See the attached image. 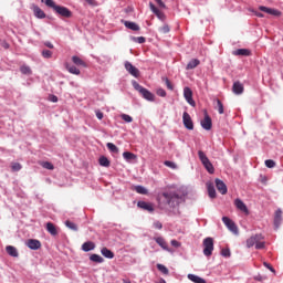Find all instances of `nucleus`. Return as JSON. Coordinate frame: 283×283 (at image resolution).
Masks as SVG:
<instances>
[{
  "instance_id": "72a5a7b5",
  "label": "nucleus",
  "mask_w": 283,
  "mask_h": 283,
  "mask_svg": "<svg viewBox=\"0 0 283 283\" xmlns=\"http://www.w3.org/2000/svg\"><path fill=\"white\" fill-rule=\"evenodd\" d=\"M20 72H21V74L30 76V74H32V69H30V66H28V65H22L20 67Z\"/></svg>"
},
{
  "instance_id": "680f3d73",
  "label": "nucleus",
  "mask_w": 283,
  "mask_h": 283,
  "mask_svg": "<svg viewBox=\"0 0 283 283\" xmlns=\"http://www.w3.org/2000/svg\"><path fill=\"white\" fill-rule=\"evenodd\" d=\"M170 244L176 248L180 247V242H178L177 240H171Z\"/></svg>"
},
{
  "instance_id": "4d7b16f0",
  "label": "nucleus",
  "mask_w": 283,
  "mask_h": 283,
  "mask_svg": "<svg viewBox=\"0 0 283 283\" xmlns=\"http://www.w3.org/2000/svg\"><path fill=\"white\" fill-rule=\"evenodd\" d=\"M154 228L160 230V229H163V223L160 221H155Z\"/></svg>"
},
{
  "instance_id": "09e8293b",
  "label": "nucleus",
  "mask_w": 283,
  "mask_h": 283,
  "mask_svg": "<svg viewBox=\"0 0 283 283\" xmlns=\"http://www.w3.org/2000/svg\"><path fill=\"white\" fill-rule=\"evenodd\" d=\"M42 56L44 59H52V51H50V50L42 51Z\"/></svg>"
},
{
  "instance_id": "13d9d810",
  "label": "nucleus",
  "mask_w": 283,
  "mask_h": 283,
  "mask_svg": "<svg viewBox=\"0 0 283 283\" xmlns=\"http://www.w3.org/2000/svg\"><path fill=\"white\" fill-rule=\"evenodd\" d=\"M155 14H156V17H158V19H164V17H165V13H163V11H160L158 9Z\"/></svg>"
},
{
  "instance_id": "1a4fd4ad",
  "label": "nucleus",
  "mask_w": 283,
  "mask_h": 283,
  "mask_svg": "<svg viewBox=\"0 0 283 283\" xmlns=\"http://www.w3.org/2000/svg\"><path fill=\"white\" fill-rule=\"evenodd\" d=\"M182 123H184V127H186V129L193 130V120L191 119V115H189V113L184 112Z\"/></svg>"
},
{
  "instance_id": "bf43d9fd",
  "label": "nucleus",
  "mask_w": 283,
  "mask_h": 283,
  "mask_svg": "<svg viewBox=\"0 0 283 283\" xmlns=\"http://www.w3.org/2000/svg\"><path fill=\"white\" fill-rule=\"evenodd\" d=\"M149 8L151 10V12H154V14L158 11V8H156V6L154 3H149Z\"/></svg>"
},
{
  "instance_id": "cd10ccee",
  "label": "nucleus",
  "mask_w": 283,
  "mask_h": 283,
  "mask_svg": "<svg viewBox=\"0 0 283 283\" xmlns=\"http://www.w3.org/2000/svg\"><path fill=\"white\" fill-rule=\"evenodd\" d=\"M199 65H200V60L193 59V60H191V61L187 64L186 69H187V70H196V67H198Z\"/></svg>"
},
{
  "instance_id": "4be33fe9",
  "label": "nucleus",
  "mask_w": 283,
  "mask_h": 283,
  "mask_svg": "<svg viewBox=\"0 0 283 283\" xmlns=\"http://www.w3.org/2000/svg\"><path fill=\"white\" fill-rule=\"evenodd\" d=\"M155 242H157L164 251H169V247L167 245V241H165V238L163 237H156L154 238Z\"/></svg>"
},
{
  "instance_id": "aec40b11",
  "label": "nucleus",
  "mask_w": 283,
  "mask_h": 283,
  "mask_svg": "<svg viewBox=\"0 0 283 283\" xmlns=\"http://www.w3.org/2000/svg\"><path fill=\"white\" fill-rule=\"evenodd\" d=\"M234 56H251V51L249 49H239L233 51Z\"/></svg>"
},
{
  "instance_id": "c756f323",
  "label": "nucleus",
  "mask_w": 283,
  "mask_h": 283,
  "mask_svg": "<svg viewBox=\"0 0 283 283\" xmlns=\"http://www.w3.org/2000/svg\"><path fill=\"white\" fill-rule=\"evenodd\" d=\"M123 158H125L127 163H132V160H136L137 156L134 153L125 151L123 153Z\"/></svg>"
},
{
  "instance_id": "864d4df0",
  "label": "nucleus",
  "mask_w": 283,
  "mask_h": 283,
  "mask_svg": "<svg viewBox=\"0 0 283 283\" xmlns=\"http://www.w3.org/2000/svg\"><path fill=\"white\" fill-rule=\"evenodd\" d=\"M134 41L136 43L143 44V43H145L146 39H145V36H138V38H134Z\"/></svg>"
},
{
  "instance_id": "c9c22d12",
  "label": "nucleus",
  "mask_w": 283,
  "mask_h": 283,
  "mask_svg": "<svg viewBox=\"0 0 283 283\" xmlns=\"http://www.w3.org/2000/svg\"><path fill=\"white\" fill-rule=\"evenodd\" d=\"M65 227H67V229H71V231H78V226L70 220L65 221Z\"/></svg>"
},
{
  "instance_id": "b1692460",
  "label": "nucleus",
  "mask_w": 283,
  "mask_h": 283,
  "mask_svg": "<svg viewBox=\"0 0 283 283\" xmlns=\"http://www.w3.org/2000/svg\"><path fill=\"white\" fill-rule=\"evenodd\" d=\"M124 25L125 28H128V30H133V32H138V30H140V27L136 24V22L125 21Z\"/></svg>"
},
{
  "instance_id": "dca6fc26",
  "label": "nucleus",
  "mask_w": 283,
  "mask_h": 283,
  "mask_svg": "<svg viewBox=\"0 0 283 283\" xmlns=\"http://www.w3.org/2000/svg\"><path fill=\"white\" fill-rule=\"evenodd\" d=\"M234 206L237 207V209H239V211H242L243 213H245V216H249V208H247V205L243 203L241 199H235Z\"/></svg>"
},
{
  "instance_id": "412c9836",
  "label": "nucleus",
  "mask_w": 283,
  "mask_h": 283,
  "mask_svg": "<svg viewBox=\"0 0 283 283\" xmlns=\"http://www.w3.org/2000/svg\"><path fill=\"white\" fill-rule=\"evenodd\" d=\"M46 231L51 235H59V230L56 229V226H54V223L52 222L46 223Z\"/></svg>"
},
{
  "instance_id": "338daca9",
  "label": "nucleus",
  "mask_w": 283,
  "mask_h": 283,
  "mask_svg": "<svg viewBox=\"0 0 283 283\" xmlns=\"http://www.w3.org/2000/svg\"><path fill=\"white\" fill-rule=\"evenodd\" d=\"M254 14L255 17H259V19H264V13L255 11Z\"/></svg>"
},
{
  "instance_id": "0eeeda50",
  "label": "nucleus",
  "mask_w": 283,
  "mask_h": 283,
  "mask_svg": "<svg viewBox=\"0 0 283 283\" xmlns=\"http://www.w3.org/2000/svg\"><path fill=\"white\" fill-rule=\"evenodd\" d=\"M222 222L228 227L229 231L234 233V235H238V226H235V222L231 220L229 217H222Z\"/></svg>"
},
{
  "instance_id": "f8f14e48",
  "label": "nucleus",
  "mask_w": 283,
  "mask_h": 283,
  "mask_svg": "<svg viewBox=\"0 0 283 283\" xmlns=\"http://www.w3.org/2000/svg\"><path fill=\"white\" fill-rule=\"evenodd\" d=\"M137 207L139 209H143L144 211H148V213H154V203L147 202V201H138Z\"/></svg>"
},
{
  "instance_id": "9b49d317",
  "label": "nucleus",
  "mask_w": 283,
  "mask_h": 283,
  "mask_svg": "<svg viewBox=\"0 0 283 283\" xmlns=\"http://www.w3.org/2000/svg\"><path fill=\"white\" fill-rule=\"evenodd\" d=\"M259 10L261 12H265L266 14H271L272 17H282V12L280 10L273 9V8H268L264 6H260Z\"/></svg>"
},
{
  "instance_id": "ea45409f",
  "label": "nucleus",
  "mask_w": 283,
  "mask_h": 283,
  "mask_svg": "<svg viewBox=\"0 0 283 283\" xmlns=\"http://www.w3.org/2000/svg\"><path fill=\"white\" fill-rule=\"evenodd\" d=\"M107 149L112 151L113 154H118V147L114 145L113 143H107L106 144Z\"/></svg>"
},
{
  "instance_id": "6e6d98bb",
  "label": "nucleus",
  "mask_w": 283,
  "mask_h": 283,
  "mask_svg": "<svg viewBox=\"0 0 283 283\" xmlns=\"http://www.w3.org/2000/svg\"><path fill=\"white\" fill-rule=\"evenodd\" d=\"M263 266H265V269H269V271H271L272 273H275V269H273L272 265L269 264L268 262H264Z\"/></svg>"
},
{
  "instance_id": "20e7f679",
  "label": "nucleus",
  "mask_w": 283,
  "mask_h": 283,
  "mask_svg": "<svg viewBox=\"0 0 283 283\" xmlns=\"http://www.w3.org/2000/svg\"><path fill=\"white\" fill-rule=\"evenodd\" d=\"M133 86L136 90V92H139V94L145 98L146 101H154L156 96L149 92V90L143 87L138 82L134 81Z\"/></svg>"
},
{
  "instance_id": "a878e982",
  "label": "nucleus",
  "mask_w": 283,
  "mask_h": 283,
  "mask_svg": "<svg viewBox=\"0 0 283 283\" xmlns=\"http://www.w3.org/2000/svg\"><path fill=\"white\" fill-rule=\"evenodd\" d=\"M188 280L193 283H207V281L196 274H188Z\"/></svg>"
},
{
  "instance_id": "7ed1b4c3",
  "label": "nucleus",
  "mask_w": 283,
  "mask_h": 283,
  "mask_svg": "<svg viewBox=\"0 0 283 283\" xmlns=\"http://www.w3.org/2000/svg\"><path fill=\"white\" fill-rule=\"evenodd\" d=\"M252 247H255V249H258V250L264 249V247H266V242H264V235L254 234V235L250 237L247 240V248L251 249Z\"/></svg>"
},
{
  "instance_id": "e433bc0d",
  "label": "nucleus",
  "mask_w": 283,
  "mask_h": 283,
  "mask_svg": "<svg viewBox=\"0 0 283 283\" xmlns=\"http://www.w3.org/2000/svg\"><path fill=\"white\" fill-rule=\"evenodd\" d=\"M72 61L75 65H82V67H85V62L81 57L74 55Z\"/></svg>"
},
{
  "instance_id": "f03ea898",
  "label": "nucleus",
  "mask_w": 283,
  "mask_h": 283,
  "mask_svg": "<svg viewBox=\"0 0 283 283\" xmlns=\"http://www.w3.org/2000/svg\"><path fill=\"white\" fill-rule=\"evenodd\" d=\"M161 196L164 197L166 205L171 209H175V207H178V205L182 202V197L172 191L163 192Z\"/></svg>"
},
{
  "instance_id": "f704fd0d",
  "label": "nucleus",
  "mask_w": 283,
  "mask_h": 283,
  "mask_svg": "<svg viewBox=\"0 0 283 283\" xmlns=\"http://www.w3.org/2000/svg\"><path fill=\"white\" fill-rule=\"evenodd\" d=\"M135 191L137 193H140L142 196H147L148 193L147 188H145L144 186H135Z\"/></svg>"
},
{
  "instance_id": "774afa93",
  "label": "nucleus",
  "mask_w": 283,
  "mask_h": 283,
  "mask_svg": "<svg viewBox=\"0 0 283 283\" xmlns=\"http://www.w3.org/2000/svg\"><path fill=\"white\" fill-rule=\"evenodd\" d=\"M124 283H132V281L124 280Z\"/></svg>"
},
{
  "instance_id": "39448f33",
  "label": "nucleus",
  "mask_w": 283,
  "mask_h": 283,
  "mask_svg": "<svg viewBox=\"0 0 283 283\" xmlns=\"http://www.w3.org/2000/svg\"><path fill=\"white\" fill-rule=\"evenodd\" d=\"M198 156H199V159L202 163L205 169H207L208 174H214L216 168H213V164H211V160H209V157H207L205 151L199 150Z\"/></svg>"
},
{
  "instance_id": "0e129e2a",
  "label": "nucleus",
  "mask_w": 283,
  "mask_h": 283,
  "mask_svg": "<svg viewBox=\"0 0 283 283\" xmlns=\"http://www.w3.org/2000/svg\"><path fill=\"white\" fill-rule=\"evenodd\" d=\"M159 8H165V2L163 0H155Z\"/></svg>"
},
{
  "instance_id": "393cba45",
  "label": "nucleus",
  "mask_w": 283,
  "mask_h": 283,
  "mask_svg": "<svg viewBox=\"0 0 283 283\" xmlns=\"http://www.w3.org/2000/svg\"><path fill=\"white\" fill-rule=\"evenodd\" d=\"M207 189L209 198H216V186H213V182H207Z\"/></svg>"
},
{
  "instance_id": "603ef678",
  "label": "nucleus",
  "mask_w": 283,
  "mask_h": 283,
  "mask_svg": "<svg viewBox=\"0 0 283 283\" xmlns=\"http://www.w3.org/2000/svg\"><path fill=\"white\" fill-rule=\"evenodd\" d=\"M157 96H161L163 98H165V96H167V92L163 88L157 90Z\"/></svg>"
},
{
  "instance_id": "a211bd4d",
  "label": "nucleus",
  "mask_w": 283,
  "mask_h": 283,
  "mask_svg": "<svg viewBox=\"0 0 283 283\" xmlns=\"http://www.w3.org/2000/svg\"><path fill=\"white\" fill-rule=\"evenodd\" d=\"M280 224H282V210L277 209L274 214V227L275 229H280Z\"/></svg>"
},
{
  "instance_id": "f3484780",
  "label": "nucleus",
  "mask_w": 283,
  "mask_h": 283,
  "mask_svg": "<svg viewBox=\"0 0 283 283\" xmlns=\"http://www.w3.org/2000/svg\"><path fill=\"white\" fill-rule=\"evenodd\" d=\"M232 92L233 94L240 95L244 93V84L240 82H234L232 85Z\"/></svg>"
},
{
  "instance_id": "473e14b6",
  "label": "nucleus",
  "mask_w": 283,
  "mask_h": 283,
  "mask_svg": "<svg viewBox=\"0 0 283 283\" xmlns=\"http://www.w3.org/2000/svg\"><path fill=\"white\" fill-rule=\"evenodd\" d=\"M216 102L217 106L214 107V109H217L219 114H224V105L222 104V101L217 98Z\"/></svg>"
},
{
  "instance_id": "e2e57ef3",
  "label": "nucleus",
  "mask_w": 283,
  "mask_h": 283,
  "mask_svg": "<svg viewBox=\"0 0 283 283\" xmlns=\"http://www.w3.org/2000/svg\"><path fill=\"white\" fill-rule=\"evenodd\" d=\"M44 45L50 50H54V44H52L51 42H45Z\"/></svg>"
},
{
  "instance_id": "2eb2a0df",
  "label": "nucleus",
  "mask_w": 283,
  "mask_h": 283,
  "mask_svg": "<svg viewBox=\"0 0 283 283\" xmlns=\"http://www.w3.org/2000/svg\"><path fill=\"white\" fill-rule=\"evenodd\" d=\"M27 247L32 251H39V249H41V241L36 239H29L27 241Z\"/></svg>"
},
{
  "instance_id": "4468645a",
  "label": "nucleus",
  "mask_w": 283,
  "mask_h": 283,
  "mask_svg": "<svg viewBox=\"0 0 283 283\" xmlns=\"http://www.w3.org/2000/svg\"><path fill=\"white\" fill-rule=\"evenodd\" d=\"M214 182L218 191L221 192L222 196H227V191H228L227 184H224V181H222L219 178H217Z\"/></svg>"
},
{
  "instance_id": "a18cd8bd",
  "label": "nucleus",
  "mask_w": 283,
  "mask_h": 283,
  "mask_svg": "<svg viewBox=\"0 0 283 283\" xmlns=\"http://www.w3.org/2000/svg\"><path fill=\"white\" fill-rule=\"evenodd\" d=\"M122 119L125 120V123H133L134 118L127 114H122Z\"/></svg>"
},
{
  "instance_id": "c85d7f7f",
  "label": "nucleus",
  "mask_w": 283,
  "mask_h": 283,
  "mask_svg": "<svg viewBox=\"0 0 283 283\" xmlns=\"http://www.w3.org/2000/svg\"><path fill=\"white\" fill-rule=\"evenodd\" d=\"M102 255H104V258H107L108 260H113L114 258V252H112V250L107 249V248H103L101 250Z\"/></svg>"
},
{
  "instance_id": "a19ab883",
  "label": "nucleus",
  "mask_w": 283,
  "mask_h": 283,
  "mask_svg": "<svg viewBox=\"0 0 283 283\" xmlns=\"http://www.w3.org/2000/svg\"><path fill=\"white\" fill-rule=\"evenodd\" d=\"M99 165L101 167H109V159L105 156L99 157Z\"/></svg>"
},
{
  "instance_id": "69168bd1",
  "label": "nucleus",
  "mask_w": 283,
  "mask_h": 283,
  "mask_svg": "<svg viewBox=\"0 0 283 283\" xmlns=\"http://www.w3.org/2000/svg\"><path fill=\"white\" fill-rule=\"evenodd\" d=\"M88 6H97L96 0H85Z\"/></svg>"
},
{
  "instance_id": "5701e85b",
  "label": "nucleus",
  "mask_w": 283,
  "mask_h": 283,
  "mask_svg": "<svg viewBox=\"0 0 283 283\" xmlns=\"http://www.w3.org/2000/svg\"><path fill=\"white\" fill-rule=\"evenodd\" d=\"M6 251L11 258H19V251L13 245H7Z\"/></svg>"
},
{
  "instance_id": "423d86ee",
  "label": "nucleus",
  "mask_w": 283,
  "mask_h": 283,
  "mask_svg": "<svg viewBox=\"0 0 283 283\" xmlns=\"http://www.w3.org/2000/svg\"><path fill=\"white\" fill-rule=\"evenodd\" d=\"M203 255H206V258H211V255H213V238L208 237L206 239H203Z\"/></svg>"
},
{
  "instance_id": "9d476101",
  "label": "nucleus",
  "mask_w": 283,
  "mask_h": 283,
  "mask_svg": "<svg viewBox=\"0 0 283 283\" xmlns=\"http://www.w3.org/2000/svg\"><path fill=\"white\" fill-rule=\"evenodd\" d=\"M125 70H127L128 73H130V75L135 78H138L140 76V71L136 69V66H134L132 62H125Z\"/></svg>"
},
{
  "instance_id": "7c9ffc66",
  "label": "nucleus",
  "mask_w": 283,
  "mask_h": 283,
  "mask_svg": "<svg viewBox=\"0 0 283 283\" xmlns=\"http://www.w3.org/2000/svg\"><path fill=\"white\" fill-rule=\"evenodd\" d=\"M90 261H91V262H95L96 264H103V262H104L105 260L103 259V256H101V255H98V254H92V255L90 256Z\"/></svg>"
},
{
  "instance_id": "f257e3e1",
  "label": "nucleus",
  "mask_w": 283,
  "mask_h": 283,
  "mask_svg": "<svg viewBox=\"0 0 283 283\" xmlns=\"http://www.w3.org/2000/svg\"><path fill=\"white\" fill-rule=\"evenodd\" d=\"M45 3L48 8H52L56 14L60 17H63L64 19H70L72 17V11L67 9L66 7H61L54 2V0H42V3Z\"/></svg>"
},
{
  "instance_id": "6e6552de",
  "label": "nucleus",
  "mask_w": 283,
  "mask_h": 283,
  "mask_svg": "<svg viewBox=\"0 0 283 283\" xmlns=\"http://www.w3.org/2000/svg\"><path fill=\"white\" fill-rule=\"evenodd\" d=\"M184 96L191 107H196V101H193V92L189 87L184 88Z\"/></svg>"
},
{
  "instance_id": "ddd939ff",
  "label": "nucleus",
  "mask_w": 283,
  "mask_h": 283,
  "mask_svg": "<svg viewBox=\"0 0 283 283\" xmlns=\"http://www.w3.org/2000/svg\"><path fill=\"white\" fill-rule=\"evenodd\" d=\"M201 127L209 132L211 127H213V123L211 122V117L209 114H205V118L201 120Z\"/></svg>"
},
{
  "instance_id": "c03bdc74",
  "label": "nucleus",
  "mask_w": 283,
  "mask_h": 283,
  "mask_svg": "<svg viewBox=\"0 0 283 283\" xmlns=\"http://www.w3.org/2000/svg\"><path fill=\"white\" fill-rule=\"evenodd\" d=\"M21 169H22L21 164H19V163H12L11 164V170L12 171H21Z\"/></svg>"
},
{
  "instance_id": "052dcab7",
  "label": "nucleus",
  "mask_w": 283,
  "mask_h": 283,
  "mask_svg": "<svg viewBox=\"0 0 283 283\" xmlns=\"http://www.w3.org/2000/svg\"><path fill=\"white\" fill-rule=\"evenodd\" d=\"M96 116H97L98 120H103V112L96 111Z\"/></svg>"
},
{
  "instance_id": "5fc2aeb1",
  "label": "nucleus",
  "mask_w": 283,
  "mask_h": 283,
  "mask_svg": "<svg viewBox=\"0 0 283 283\" xmlns=\"http://www.w3.org/2000/svg\"><path fill=\"white\" fill-rule=\"evenodd\" d=\"M49 101H51V103H59V97L56 95H50Z\"/></svg>"
},
{
  "instance_id": "de8ad7c7",
  "label": "nucleus",
  "mask_w": 283,
  "mask_h": 283,
  "mask_svg": "<svg viewBox=\"0 0 283 283\" xmlns=\"http://www.w3.org/2000/svg\"><path fill=\"white\" fill-rule=\"evenodd\" d=\"M221 255H222L223 258H231V250H229V249H222V250H221Z\"/></svg>"
},
{
  "instance_id": "49530a36",
  "label": "nucleus",
  "mask_w": 283,
  "mask_h": 283,
  "mask_svg": "<svg viewBox=\"0 0 283 283\" xmlns=\"http://www.w3.org/2000/svg\"><path fill=\"white\" fill-rule=\"evenodd\" d=\"M265 167H268L269 169H273V167H275V161H273L272 159H266Z\"/></svg>"
},
{
  "instance_id": "58836bf2",
  "label": "nucleus",
  "mask_w": 283,
  "mask_h": 283,
  "mask_svg": "<svg viewBox=\"0 0 283 283\" xmlns=\"http://www.w3.org/2000/svg\"><path fill=\"white\" fill-rule=\"evenodd\" d=\"M159 32L161 34H169V32H171V28L169 27V24H164L159 28Z\"/></svg>"
},
{
  "instance_id": "79ce46f5",
  "label": "nucleus",
  "mask_w": 283,
  "mask_h": 283,
  "mask_svg": "<svg viewBox=\"0 0 283 283\" xmlns=\"http://www.w3.org/2000/svg\"><path fill=\"white\" fill-rule=\"evenodd\" d=\"M157 269L158 271H160V273H164V275H169V269H167V266L163 264H157Z\"/></svg>"
},
{
  "instance_id": "3c124183",
  "label": "nucleus",
  "mask_w": 283,
  "mask_h": 283,
  "mask_svg": "<svg viewBox=\"0 0 283 283\" xmlns=\"http://www.w3.org/2000/svg\"><path fill=\"white\" fill-rule=\"evenodd\" d=\"M165 83L168 90L174 91V84L169 81V78H165Z\"/></svg>"
},
{
  "instance_id": "8fccbe9b",
  "label": "nucleus",
  "mask_w": 283,
  "mask_h": 283,
  "mask_svg": "<svg viewBox=\"0 0 283 283\" xmlns=\"http://www.w3.org/2000/svg\"><path fill=\"white\" fill-rule=\"evenodd\" d=\"M0 45L3 48V50L10 49V44L6 40H1Z\"/></svg>"
},
{
  "instance_id": "2f4dec72",
  "label": "nucleus",
  "mask_w": 283,
  "mask_h": 283,
  "mask_svg": "<svg viewBox=\"0 0 283 283\" xmlns=\"http://www.w3.org/2000/svg\"><path fill=\"white\" fill-rule=\"evenodd\" d=\"M65 67H66L67 72H70V74H75L76 76H78V74H81V70H78L76 66L66 64Z\"/></svg>"
},
{
  "instance_id": "37998d69",
  "label": "nucleus",
  "mask_w": 283,
  "mask_h": 283,
  "mask_svg": "<svg viewBox=\"0 0 283 283\" xmlns=\"http://www.w3.org/2000/svg\"><path fill=\"white\" fill-rule=\"evenodd\" d=\"M164 165H165L166 167H169L170 169H178V165H176V163L170 161V160L164 161Z\"/></svg>"
},
{
  "instance_id": "4c0bfd02",
  "label": "nucleus",
  "mask_w": 283,
  "mask_h": 283,
  "mask_svg": "<svg viewBox=\"0 0 283 283\" xmlns=\"http://www.w3.org/2000/svg\"><path fill=\"white\" fill-rule=\"evenodd\" d=\"M40 165L43 167V169H49L50 171L54 169V165H52L50 161H41Z\"/></svg>"
},
{
  "instance_id": "6ab92c4d",
  "label": "nucleus",
  "mask_w": 283,
  "mask_h": 283,
  "mask_svg": "<svg viewBox=\"0 0 283 283\" xmlns=\"http://www.w3.org/2000/svg\"><path fill=\"white\" fill-rule=\"evenodd\" d=\"M94 249H96V244H94V242H92V241L84 242L82 244V251H85V253H87L90 251H94Z\"/></svg>"
},
{
  "instance_id": "bb28decb",
  "label": "nucleus",
  "mask_w": 283,
  "mask_h": 283,
  "mask_svg": "<svg viewBox=\"0 0 283 283\" xmlns=\"http://www.w3.org/2000/svg\"><path fill=\"white\" fill-rule=\"evenodd\" d=\"M33 12L36 19H45V12L41 8L36 6L33 7Z\"/></svg>"
}]
</instances>
